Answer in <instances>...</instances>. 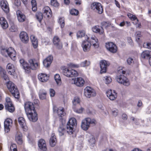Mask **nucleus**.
Listing matches in <instances>:
<instances>
[{
    "mask_svg": "<svg viewBox=\"0 0 151 151\" xmlns=\"http://www.w3.org/2000/svg\"><path fill=\"white\" fill-rule=\"evenodd\" d=\"M118 73L121 74L116 76V81L119 83L122 84L125 86H129L130 85L129 81L128 79L124 75L125 74V71L122 69L119 71Z\"/></svg>",
    "mask_w": 151,
    "mask_h": 151,
    "instance_id": "1",
    "label": "nucleus"
},
{
    "mask_svg": "<svg viewBox=\"0 0 151 151\" xmlns=\"http://www.w3.org/2000/svg\"><path fill=\"white\" fill-rule=\"evenodd\" d=\"M6 86L9 91L15 98L18 99L19 98L18 91L13 83L10 81H7Z\"/></svg>",
    "mask_w": 151,
    "mask_h": 151,
    "instance_id": "2",
    "label": "nucleus"
},
{
    "mask_svg": "<svg viewBox=\"0 0 151 151\" xmlns=\"http://www.w3.org/2000/svg\"><path fill=\"white\" fill-rule=\"evenodd\" d=\"M96 121L95 119H91L89 117L86 118L82 121L81 127L83 130H87L91 124L94 125L96 124Z\"/></svg>",
    "mask_w": 151,
    "mask_h": 151,
    "instance_id": "3",
    "label": "nucleus"
},
{
    "mask_svg": "<svg viewBox=\"0 0 151 151\" xmlns=\"http://www.w3.org/2000/svg\"><path fill=\"white\" fill-rule=\"evenodd\" d=\"M2 54L6 57L9 56L12 59L14 60L16 55L15 51L12 47L8 49H3L1 50Z\"/></svg>",
    "mask_w": 151,
    "mask_h": 151,
    "instance_id": "4",
    "label": "nucleus"
},
{
    "mask_svg": "<svg viewBox=\"0 0 151 151\" xmlns=\"http://www.w3.org/2000/svg\"><path fill=\"white\" fill-rule=\"evenodd\" d=\"M27 67L25 68V71L27 73H29L31 71V69L36 70L39 66L38 63L36 62L35 59H30L28 61Z\"/></svg>",
    "mask_w": 151,
    "mask_h": 151,
    "instance_id": "5",
    "label": "nucleus"
},
{
    "mask_svg": "<svg viewBox=\"0 0 151 151\" xmlns=\"http://www.w3.org/2000/svg\"><path fill=\"white\" fill-rule=\"evenodd\" d=\"M77 125L76 121L74 118H71L67 124V132L70 134H71L74 132L73 127Z\"/></svg>",
    "mask_w": 151,
    "mask_h": 151,
    "instance_id": "6",
    "label": "nucleus"
},
{
    "mask_svg": "<svg viewBox=\"0 0 151 151\" xmlns=\"http://www.w3.org/2000/svg\"><path fill=\"white\" fill-rule=\"evenodd\" d=\"M91 9L99 14H101L103 12V9L101 4L99 2H94L91 6Z\"/></svg>",
    "mask_w": 151,
    "mask_h": 151,
    "instance_id": "7",
    "label": "nucleus"
},
{
    "mask_svg": "<svg viewBox=\"0 0 151 151\" xmlns=\"http://www.w3.org/2000/svg\"><path fill=\"white\" fill-rule=\"evenodd\" d=\"M84 94L86 97L90 98L95 96L96 95V93L93 88L87 86L84 89Z\"/></svg>",
    "mask_w": 151,
    "mask_h": 151,
    "instance_id": "8",
    "label": "nucleus"
},
{
    "mask_svg": "<svg viewBox=\"0 0 151 151\" xmlns=\"http://www.w3.org/2000/svg\"><path fill=\"white\" fill-rule=\"evenodd\" d=\"M85 38L86 40L82 41L81 45L83 50L84 52H87L90 50L91 44L88 41L90 39V37L86 35Z\"/></svg>",
    "mask_w": 151,
    "mask_h": 151,
    "instance_id": "9",
    "label": "nucleus"
},
{
    "mask_svg": "<svg viewBox=\"0 0 151 151\" xmlns=\"http://www.w3.org/2000/svg\"><path fill=\"white\" fill-rule=\"evenodd\" d=\"M71 82L72 83H73L76 86L79 87H82L85 83L84 80L81 78H72Z\"/></svg>",
    "mask_w": 151,
    "mask_h": 151,
    "instance_id": "10",
    "label": "nucleus"
},
{
    "mask_svg": "<svg viewBox=\"0 0 151 151\" xmlns=\"http://www.w3.org/2000/svg\"><path fill=\"white\" fill-rule=\"evenodd\" d=\"M106 49L111 52L115 53L117 51V48L115 44L112 42H109L106 44Z\"/></svg>",
    "mask_w": 151,
    "mask_h": 151,
    "instance_id": "11",
    "label": "nucleus"
},
{
    "mask_svg": "<svg viewBox=\"0 0 151 151\" xmlns=\"http://www.w3.org/2000/svg\"><path fill=\"white\" fill-rule=\"evenodd\" d=\"M110 63L105 60H102L100 63L101 68L100 73L101 74L105 73L106 70V68L110 65Z\"/></svg>",
    "mask_w": 151,
    "mask_h": 151,
    "instance_id": "12",
    "label": "nucleus"
},
{
    "mask_svg": "<svg viewBox=\"0 0 151 151\" xmlns=\"http://www.w3.org/2000/svg\"><path fill=\"white\" fill-rule=\"evenodd\" d=\"M44 17L50 18L52 17V12L48 6H45L42 9Z\"/></svg>",
    "mask_w": 151,
    "mask_h": 151,
    "instance_id": "13",
    "label": "nucleus"
},
{
    "mask_svg": "<svg viewBox=\"0 0 151 151\" xmlns=\"http://www.w3.org/2000/svg\"><path fill=\"white\" fill-rule=\"evenodd\" d=\"M24 107L26 113L35 111L34 104L30 102H26L24 104Z\"/></svg>",
    "mask_w": 151,
    "mask_h": 151,
    "instance_id": "14",
    "label": "nucleus"
},
{
    "mask_svg": "<svg viewBox=\"0 0 151 151\" xmlns=\"http://www.w3.org/2000/svg\"><path fill=\"white\" fill-rule=\"evenodd\" d=\"M53 110L54 112H56L59 116L61 119L62 117L64 116L65 114V113L64 111V109L62 107H59L58 108L55 106H54Z\"/></svg>",
    "mask_w": 151,
    "mask_h": 151,
    "instance_id": "15",
    "label": "nucleus"
},
{
    "mask_svg": "<svg viewBox=\"0 0 151 151\" xmlns=\"http://www.w3.org/2000/svg\"><path fill=\"white\" fill-rule=\"evenodd\" d=\"M29 120L33 122H36L37 119V114L35 111L26 113Z\"/></svg>",
    "mask_w": 151,
    "mask_h": 151,
    "instance_id": "16",
    "label": "nucleus"
},
{
    "mask_svg": "<svg viewBox=\"0 0 151 151\" xmlns=\"http://www.w3.org/2000/svg\"><path fill=\"white\" fill-rule=\"evenodd\" d=\"M12 124V120L9 118L6 119L4 122V130L6 132L8 133Z\"/></svg>",
    "mask_w": 151,
    "mask_h": 151,
    "instance_id": "17",
    "label": "nucleus"
},
{
    "mask_svg": "<svg viewBox=\"0 0 151 151\" xmlns=\"http://www.w3.org/2000/svg\"><path fill=\"white\" fill-rule=\"evenodd\" d=\"M19 38L21 41L24 43H27L29 41V38L27 33L24 32H21L19 35Z\"/></svg>",
    "mask_w": 151,
    "mask_h": 151,
    "instance_id": "18",
    "label": "nucleus"
},
{
    "mask_svg": "<svg viewBox=\"0 0 151 151\" xmlns=\"http://www.w3.org/2000/svg\"><path fill=\"white\" fill-rule=\"evenodd\" d=\"M53 42L54 45L58 49H61L63 47L62 44L60 41L59 38L57 36H55L53 40Z\"/></svg>",
    "mask_w": 151,
    "mask_h": 151,
    "instance_id": "19",
    "label": "nucleus"
},
{
    "mask_svg": "<svg viewBox=\"0 0 151 151\" xmlns=\"http://www.w3.org/2000/svg\"><path fill=\"white\" fill-rule=\"evenodd\" d=\"M0 6L2 9L6 14L9 12V9L8 3L6 1H1L0 3Z\"/></svg>",
    "mask_w": 151,
    "mask_h": 151,
    "instance_id": "20",
    "label": "nucleus"
},
{
    "mask_svg": "<svg viewBox=\"0 0 151 151\" xmlns=\"http://www.w3.org/2000/svg\"><path fill=\"white\" fill-rule=\"evenodd\" d=\"M18 121L23 130L25 131H26L27 129V127L26 126L24 119L22 117H19L18 118Z\"/></svg>",
    "mask_w": 151,
    "mask_h": 151,
    "instance_id": "21",
    "label": "nucleus"
},
{
    "mask_svg": "<svg viewBox=\"0 0 151 151\" xmlns=\"http://www.w3.org/2000/svg\"><path fill=\"white\" fill-rule=\"evenodd\" d=\"M90 38V42L91 43V45H92L95 48H97L99 47V43L96 37L95 36H91Z\"/></svg>",
    "mask_w": 151,
    "mask_h": 151,
    "instance_id": "22",
    "label": "nucleus"
},
{
    "mask_svg": "<svg viewBox=\"0 0 151 151\" xmlns=\"http://www.w3.org/2000/svg\"><path fill=\"white\" fill-rule=\"evenodd\" d=\"M106 95L111 100H114L117 97L116 93L114 91H112L111 90L107 91Z\"/></svg>",
    "mask_w": 151,
    "mask_h": 151,
    "instance_id": "23",
    "label": "nucleus"
},
{
    "mask_svg": "<svg viewBox=\"0 0 151 151\" xmlns=\"http://www.w3.org/2000/svg\"><path fill=\"white\" fill-rule=\"evenodd\" d=\"M53 60V57L50 55L45 59L43 61V64L46 67H48L51 64Z\"/></svg>",
    "mask_w": 151,
    "mask_h": 151,
    "instance_id": "24",
    "label": "nucleus"
},
{
    "mask_svg": "<svg viewBox=\"0 0 151 151\" xmlns=\"http://www.w3.org/2000/svg\"><path fill=\"white\" fill-rule=\"evenodd\" d=\"M92 31L96 33H98L100 35H102L104 32V30L102 27L101 29L99 28V26L98 25H96L93 26L92 28Z\"/></svg>",
    "mask_w": 151,
    "mask_h": 151,
    "instance_id": "25",
    "label": "nucleus"
},
{
    "mask_svg": "<svg viewBox=\"0 0 151 151\" xmlns=\"http://www.w3.org/2000/svg\"><path fill=\"white\" fill-rule=\"evenodd\" d=\"M39 148L43 151H46L47 150L46 145L45 141L43 139H40L38 143Z\"/></svg>",
    "mask_w": 151,
    "mask_h": 151,
    "instance_id": "26",
    "label": "nucleus"
},
{
    "mask_svg": "<svg viewBox=\"0 0 151 151\" xmlns=\"http://www.w3.org/2000/svg\"><path fill=\"white\" fill-rule=\"evenodd\" d=\"M39 80L42 82H46L48 79V77L47 75L45 73H41L39 74L38 76Z\"/></svg>",
    "mask_w": 151,
    "mask_h": 151,
    "instance_id": "27",
    "label": "nucleus"
},
{
    "mask_svg": "<svg viewBox=\"0 0 151 151\" xmlns=\"http://www.w3.org/2000/svg\"><path fill=\"white\" fill-rule=\"evenodd\" d=\"M56 142L57 139L55 134H52L49 141L50 145L52 147H54L56 144Z\"/></svg>",
    "mask_w": 151,
    "mask_h": 151,
    "instance_id": "28",
    "label": "nucleus"
},
{
    "mask_svg": "<svg viewBox=\"0 0 151 151\" xmlns=\"http://www.w3.org/2000/svg\"><path fill=\"white\" fill-rule=\"evenodd\" d=\"M151 51L146 50L143 51L141 55V57L144 59L148 58L151 57Z\"/></svg>",
    "mask_w": 151,
    "mask_h": 151,
    "instance_id": "29",
    "label": "nucleus"
},
{
    "mask_svg": "<svg viewBox=\"0 0 151 151\" xmlns=\"http://www.w3.org/2000/svg\"><path fill=\"white\" fill-rule=\"evenodd\" d=\"M30 40L32 43L33 46L35 48H36L38 46V40L35 36L31 35L30 37Z\"/></svg>",
    "mask_w": 151,
    "mask_h": 151,
    "instance_id": "30",
    "label": "nucleus"
},
{
    "mask_svg": "<svg viewBox=\"0 0 151 151\" xmlns=\"http://www.w3.org/2000/svg\"><path fill=\"white\" fill-rule=\"evenodd\" d=\"M15 140L17 143L21 145L22 143V134L21 133H18L16 135Z\"/></svg>",
    "mask_w": 151,
    "mask_h": 151,
    "instance_id": "31",
    "label": "nucleus"
},
{
    "mask_svg": "<svg viewBox=\"0 0 151 151\" xmlns=\"http://www.w3.org/2000/svg\"><path fill=\"white\" fill-rule=\"evenodd\" d=\"M0 24L4 29H6L8 27V23L6 19H0Z\"/></svg>",
    "mask_w": 151,
    "mask_h": 151,
    "instance_id": "32",
    "label": "nucleus"
},
{
    "mask_svg": "<svg viewBox=\"0 0 151 151\" xmlns=\"http://www.w3.org/2000/svg\"><path fill=\"white\" fill-rule=\"evenodd\" d=\"M5 107L6 111L10 112H13L14 110V107L12 104H11L10 105L6 104L5 106Z\"/></svg>",
    "mask_w": 151,
    "mask_h": 151,
    "instance_id": "33",
    "label": "nucleus"
},
{
    "mask_svg": "<svg viewBox=\"0 0 151 151\" xmlns=\"http://www.w3.org/2000/svg\"><path fill=\"white\" fill-rule=\"evenodd\" d=\"M47 94L46 91L43 89L40 90L39 93L40 98L42 99H45Z\"/></svg>",
    "mask_w": 151,
    "mask_h": 151,
    "instance_id": "34",
    "label": "nucleus"
},
{
    "mask_svg": "<svg viewBox=\"0 0 151 151\" xmlns=\"http://www.w3.org/2000/svg\"><path fill=\"white\" fill-rule=\"evenodd\" d=\"M55 79L58 85L60 86L61 83V81L60 76L59 74H56L54 76Z\"/></svg>",
    "mask_w": 151,
    "mask_h": 151,
    "instance_id": "35",
    "label": "nucleus"
},
{
    "mask_svg": "<svg viewBox=\"0 0 151 151\" xmlns=\"http://www.w3.org/2000/svg\"><path fill=\"white\" fill-rule=\"evenodd\" d=\"M32 6V9L33 11L35 12L37 10V4L36 1L35 0H32L31 1Z\"/></svg>",
    "mask_w": 151,
    "mask_h": 151,
    "instance_id": "36",
    "label": "nucleus"
},
{
    "mask_svg": "<svg viewBox=\"0 0 151 151\" xmlns=\"http://www.w3.org/2000/svg\"><path fill=\"white\" fill-rule=\"evenodd\" d=\"M17 14L18 19H25V15L20 11L18 10L17 12Z\"/></svg>",
    "mask_w": 151,
    "mask_h": 151,
    "instance_id": "37",
    "label": "nucleus"
},
{
    "mask_svg": "<svg viewBox=\"0 0 151 151\" xmlns=\"http://www.w3.org/2000/svg\"><path fill=\"white\" fill-rule=\"evenodd\" d=\"M19 62L21 65L22 66L24 69L25 70V68H26V67H27V63L23 58H21L19 60Z\"/></svg>",
    "mask_w": 151,
    "mask_h": 151,
    "instance_id": "38",
    "label": "nucleus"
},
{
    "mask_svg": "<svg viewBox=\"0 0 151 151\" xmlns=\"http://www.w3.org/2000/svg\"><path fill=\"white\" fill-rule=\"evenodd\" d=\"M10 31L12 32H17L18 31V28L17 26L15 25L14 23H12L11 24V27L9 29Z\"/></svg>",
    "mask_w": 151,
    "mask_h": 151,
    "instance_id": "39",
    "label": "nucleus"
},
{
    "mask_svg": "<svg viewBox=\"0 0 151 151\" xmlns=\"http://www.w3.org/2000/svg\"><path fill=\"white\" fill-rule=\"evenodd\" d=\"M85 32L83 30L79 31L77 33V36L78 38H81L85 36Z\"/></svg>",
    "mask_w": 151,
    "mask_h": 151,
    "instance_id": "40",
    "label": "nucleus"
},
{
    "mask_svg": "<svg viewBox=\"0 0 151 151\" xmlns=\"http://www.w3.org/2000/svg\"><path fill=\"white\" fill-rule=\"evenodd\" d=\"M90 64V61L86 60L81 63L80 65L81 67H85L88 66Z\"/></svg>",
    "mask_w": 151,
    "mask_h": 151,
    "instance_id": "41",
    "label": "nucleus"
},
{
    "mask_svg": "<svg viewBox=\"0 0 151 151\" xmlns=\"http://www.w3.org/2000/svg\"><path fill=\"white\" fill-rule=\"evenodd\" d=\"M65 129L63 126L60 127L58 130L59 135L61 136L63 135L65 133Z\"/></svg>",
    "mask_w": 151,
    "mask_h": 151,
    "instance_id": "42",
    "label": "nucleus"
},
{
    "mask_svg": "<svg viewBox=\"0 0 151 151\" xmlns=\"http://www.w3.org/2000/svg\"><path fill=\"white\" fill-rule=\"evenodd\" d=\"M1 74L2 76L5 80L6 81L9 80V78L4 70H2L1 72Z\"/></svg>",
    "mask_w": 151,
    "mask_h": 151,
    "instance_id": "43",
    "label": "nucleus"
},
{
    "mask_svg": "<svg viewBox=\"0 0 151 151\" xmlns=\"http://www.w3.org/2000/svg\"><path fill=\"white\" fill-rule=\"evenodd\" d=\"M35 16L37 19H42L44 17L43 14L40 12H37L36 13Z\"/></svg>",
    "mask_w": 151,
    "mask_h": 151,
    "instance_id": "44",
    "label": "nucleus"
},
{
    "mask_svg": "<svg viewBox=\"0 0 151 151\" xmlns=\"http://www.w3.org/2000/svg\"><path fill=\"white\" fill-rule=\"evenodd\" d=\"M105 79L104 81L105 83L106 84H108L110 83L112 81L111 78L109 76H106L104 77Z\"/></svg>",
    "mask_w": 151,
    "mask_h": 151,
    "instance_id": "45",
    "label": "nucleus"
},
{
    "mask_svg": "<svg viewBox=\"0 0 151 151\" xmlns=\"http://www.w3.org/2000/svg\"><path fill=\"white\" fill-rule=\"evenodd\" d=\"M90 145L92 146L93 147L95 142V140L93 136L91 137L90 139L89 140Z\"/></svg>",
    "mask_w": 151,
    "mask_h": 151,
    "instance_id": "46",
    "label": "nucleus"
},
{
    "mask_svg": "<svg viewBox=\"0 0 151 151\" xmlns=\"http://www.w3.org/2000/svg\"><path fill=\"white\" fill-rule=\"evenodd\" d=\"M135 34L136 35V40L137 42H138L140 40V37L142 36L141 32L139 31H137Z\"/></svg>",
    "mask_w": 151,
    "mask_h": 151,
    "instance_id": "47",
    "label": "nucleus"
},
{
    "mask_svg": "<svg viewBox=\"0 0 151 151\" xmlns=\"http://www.w3.org/2000/svg\"><path fill=\"white\" fill-rule=\"evenodd\" d=\"M51 5L55 7L58 6L59 5V4L57 0H51Z\"/></svg>",
    "mask_w": 151,
    "mask_h": 151,
    "instance_id": "48",
    "label": "nucleus"
},
{
    "mask_svg": "<svg viewBox=\"0 0 151 151\" xmlns=\"http://www.w3.org/2000/svg\"><path fill=\"white\" fill-rule=\"evenodd\" d=\"M63 73L64 75L67 77H69L68 69L65 68H64L63 69Z\"/></svg>",
    "mask_w": 151,
    "mask_h": 151,
    "instance_id": "49",
    "label": "nucleus"
},
{
    "mask_svg": "<svg viewBox=\"0 0 151 151\" xmlns=\"http://www.w3.org/2000/svg\"><path fill=\"white\" fill-rule=\"evenodd\" d=\"M78 13V11L75 9H73L70 11V13L72 15H77Z\"/></svg>",
    "mask_w": 151,
    "mask_h": 151,
    "instance_id": "50",
    "label": "nucleus"
},
{
    "mask_svg": "<svg viewBox=\"0 0 151 151\" xmlns=\"http://www.w3.org/2000/svg\"><path fill=\"white\" fill-rule=\"evenodd\" d=\"M71 75L70 77H72L74 76H78V74L77 72L74 70H71Z\"/></svg>",
    "mask_w": 151,
    "mask_h": 151,
    "instance_id": "51",
    "label": "nucleus"
},
{
    "mask_svg": "<svg viewBox=\"0 0 151 151\" xmlns=\"http://www.w3.org/2000/svg\"><path fill=\"white\" fill-rule=\"evenodd\" d=\"M71 75L70 77H72L74 76H78V74L77 72L74 70H71Z\"/></svg>",
    "mask_w": 151,
    "mask_h": 151,
    "instance_id": "52",
    "label": "nucleus"
},
{
    "mask_svg": "<svg viewBox=\"0 0 151 151\" xmlns=\"http://www.w3.org/2000/svg\"><path fill=\"white\" fill-rule=\"evenodd\" d=\"M17 145L16 144H12L10 146L11 151H17Z\"/></svg>",
    "mask_w": 151,
    "mask_h": 151,
    "instance_id": "53",
    "label": "nucleus"
},
{
    "mask_svg": "<svg viewBox=\"0 0 151 151\" xmlns=\"http://www.w3.org/2000/svg\"><path fill=\"white\" fill-rule=\"evenodd\" d=\"M143 47L145 48L151 49V42L144 43L143 45Z\"/></svg>",
    "mask_w": 151,
    "mask_h": 151,
    "instance_id": "54",
    "label": "nucleus"
},
{
    "mask_svg": "<svg viewBox=\"0 0 151 151\" xmlns=\"http://www.w3.org/2000/svg\"><path fill=\"white\" fill-rule=\"evenodd\" d=\"M69 67L71 68H77L79 67L78 65L76 64L73 63H70L69 64Z\"/></svg>",
    "mask_w": 151,
    "mask_h": 151,
    "instance_id": "55",
    "label": "nucleus"
},
{
    "mask_svg": "<svg viewBox=\"0 0 151 151\" xmlns=\"http://www.w3.org/2000/svg\"><path fill=\"white\" fill-rule=\"evenodd\" d=\"M6 102L5 103V106L7 104L10 105L11 104H12L11 99L9 97H7L6 98Z\"/></svg>",
    "mask_w": 151,
    "mask_h": 151,
    "instance_id": "56",
    "label": "nucleus"
},
{
    "mask_svg": "<svg viewBox=\"0 0 151 151\" xmlns=\"http://www.w3.org/2000/svg\"><path fill=\"white\" fill-rule=\"evenodd\" d=\"M58 22L60 24L61 28L64 27L65 24L64 19H59Z\"/></svg>",
    "mask_w": 151,
    "mask_h": 151,
    "instance_id": "57",
    "label": "nucleus"
},
{
    "mask_svg": "<svg viewBox=\"0 0 151 151\" xmlns=\"http://www.w3.org/2000/svg\"><path fill=\"white\" fill-rule=\"evenodd\" d=\"M102 27L106 28L110 26V24L109 23L106 22H103L101 23Z\"/></svg>",
    "mask_w": 151,
    "mask_h": 151,
    "instance_id": "58",
    "label": "nucleus"
},
{
    "mask_svg": "<svg viewBox=\"0 0 151 151\" xmlns=\"http://www.w3.org/2000/svg\"><path fill=\"white\" fill-rule=\"evenodd\" d=\"M7 71L10 75H14L15 71V68L7 69Z\"/></svg>",
    "mask_w": 151,
    "mask_h": 151,
    "instance_id": "59",
    "label": "nucleus"
},
{
    "mask_svg": "<svg viewBox=\"0 0 151 151\" xmlns=\"http://www.w3.org/2000/svg\"><path fill=\"white\" fill-rule=\"evenodd\" d=\"M127 16L130 19H137V18L135 15H134L131 13H128L127 14Z\"/></svg>",
    "mask_w": 151,
    "mask_h": 151,
    "instance_id": "60",
    "label": "nucleus"
},
{
    "mask_svg": "<svg viewBox=\"0 0 151 151\" xmlns=\"http://www.w3.org/2000/svg\"><path fill=\"white\" fill-rule=\"evenodd\" d=\"M50 95L51 97L54 96L55 94L54 90L52 88H50L49 90Z\"/></svg>",
    "mask_w": 151,
    "mask_h": 151,
    "instance_id": "61",
    "label": "nucleus"
},
{
    "mask_svg": "<svg viewBox=\"0 0 151 151\" xmlns=\"http://www.w3.org/2000/svg\"><path fill=\"white\" fill-rule=\"evenodd\" d=\"M80 102V100L78 98H75L73 101V104L76 105V104H78Z\"/></svg>",
    "mask_w": 151,
    "mask_h": 151,
    "instance_id": "62",
    "label": "nucleus"
},
{
    "mask_svg": "<svg viewBox=\"0 0 151 151\" xmlns=\"http://www.w3.org/2000/svg\"><path fill=\"white\" fill-rule=\"evenodd\" d=\"M6 68L7 69H12L14 68V67L13 65L11 63H9L6 66Z\"/></svg>",
    "mask_w": 151,
    "mask_h": 151,
    "instance_id": "63",
    "label": "nucleus"
},
{
    "mask_svg": "<svg viewBox=\"0 0 151 151\" xmlns=\"http://www.w3.org/2000/svg\"><path fill=\"white\" fill-rule=\"evenodd\" d=\"M83 110V108L81 107L80 109H74V111L77 113H82Z\"/></svg>",
    "mask_w": 151,
    "mask_h": 151,
    "instance_id": "64",
    "label": "nucleus"
}]
</instances>
